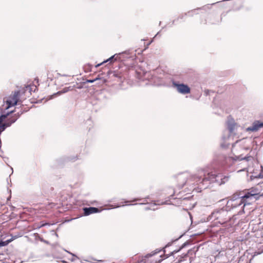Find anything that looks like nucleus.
<instances>
[{
    "label": "nucleus",
    "instance_id": "nucleus-16",
    "mask_svg": "<svg viewBox=\"0 0 263 263\" xmlns=\"http://www.w3.org/2000/svg\"><path fill=\"white\" fill-rule=\"evenodd\" d=\"M79 159V156L76 155V156H73L69 157L68 160L74 162Z\"/></svg>",
    "mask_w": 263,
    "mask_h": 263
},
{
    "label": "nucleus",
    "instance_id": "nucleus-13",
    "mask_svg": "<svg viewBox=\"0 0 263 263\" xmlns=\"http://www.w3.org/2000/svg\"><path fill=\"white\" fill-rule=\"evenodd\" d=\"M126 53V51L125 52H122V53H119L118 54H114V55L111 56V57H110L109 59H107L106 60L103 61L102 63H100V64H98V65H96V67H99L100 66V65H101L102 64H103V63H106L107 62H108L109 61L110 62H112L113 61H116L117 60V59H118V57L120 54H123V53Z\"/></svg>",
    "mask_w": 263,
    "mask_h": 263
},
{
    "label": "nucleus",
    "instance_id": "nucleus-30",
    "mask_svg": "<svg viewBox=\"0 0 263 263\" xmlns=\"http://www.w3.org/2000/svg\"><path fill=\"white\" fill-rule=\"evenodd\" d=\"M238 213L240 214L241 213V212L239 211V212H238Z\"/></svg>",
    "mask_w": 263,
    "mask_h": 263
},
{
    "label": "nucleus",
    "instance_id": "nucleus-12",
    "mask_svg": "<svg viewBox=\"0 0 263 263\" xmlns=\"http://www.w3.org/2000/svg\"><path fill=\"white\" fill-rule=\"evenodd\" d=\"M74 88V86H69L67 87H65L62 89L61 90L58 91V92L54 93L52 96H50V99H52L53 97L56 96L57 95H60L61 94L66 93L69 91L73 90Z\"/></svg>",
    "mask_w": 263,
    "mask_h": 263
},
{
    "label": "nucleus",
    "instance_id": "nucleus-6",
    "mask_svg": "<svg viewBox=\"0 0 263 263\" xmlns=\"http://www.w3.org/2000/svg\"><path fill=\"white\" fill-rule=\"evenodd\" d=\"M250 203H248L246 200H243V199H240V200H235V201H228L227 202V203L226 204V207L228 208V209H229V211L230 212L231 210L236 209L238 207H239L240 205H242L241 209H242V212L244 213V208L245 206L249 204Z\"/></svg>",
    "mask_w": 263,
    "mask_h": 263
},
{
    "label": "nucleus",
    "instance_id": "nucleus-1",
    "mask_svg": "<svg viewBox=\"0 0 263 263\" xmlns=\"http://www.w3.org/2000/svg\"><path fill=\"white\" fill-rule=\"evenodd\" d=\"M201 172L200 174V176H197V182H199V186L200 189H205L210 187V184L213 183H216L218 185H220L225 183V180H228L227 177L222 178L221 175H216L213 173H208L207 174H203V177L202 178Z\"/></svg>",
    "mask_w": 263,
    "mask_h": 263
},
{
    "label": "nucleus",
    "instance_id": "nucleus-11",
    "mask_svg": "<svg viewBox=\"0 0 263 263\" xmlns=\"http://www.w3.org/2000/svg\"><path fill=\"white\" fill-rule=\"evenodd\" d=\"M190 177L191 176L188 173H182L178 176V181L182 186L185 185L187 182V179Z\"/></svg>",
    "mask_w": 263,
    "mask_h": 263
},
{
    "label": "nucleus",
    "instance_id": "nucleus-24",
    "mask_svg": "<svg viewBox=\"0 0 263 263\" xmlns=\"http://www.w3.org/2000/svg\"><path fill=\"white\" fill-rule=\"evenodd\" d=\"M148 197H147L145 198L144 199V202H146V201H147V199H148Z\"/></svg>",
    "mask_w": 263,
    "mask_h": 263
},
{
    "label": "nucleus",
    "instance_id": "nucleus-25",
    "mask_svg": "<svg viewBox=\"0 0 263 263\" xmlns=\"http://www.w3.org/2000/svg\"><path fill=\"white\" fill-rule=\"evenodd\" d=\"M187 256V253H186V254H185L183 255V258L186 257Z\"/></svg>",
    "mask_w": 263,
    "mask_h": 263
},
{
    "label": "nucleus",
    "instance_id": "nucleus-29",
    "mask_svg": "<svg viewBox=\"0 0 263 263\" xmlns=\"http://www.w3.org/2000/svg\"><path fill=\"white\" fill-rule=\"evenodd\" d=\"M136 204H137V203L131 204L130 205H136Z\"/></svg>",
    "mask_w": 263,
    "mask_h": 263
},
{
    "label": "nucleus",
    "instance_id": "nucleus-22",
    "mask_svg": "<svg viewBox=\"0 0 263 263\" xmlns=\"http://www.w3.org/2000/svg\"><path fill=\"white\" fill-rule=\"evenodd\" d=\"M171 245V243H168L167 245H166L165 246V248L168 247H169Z\"/></svg>",
    "mask_w": 263,
    "mask_h": 263
},
{
    "label": "nucleus",
    "instance_id": "nucleus-4",
    "mask_svg": "<svg viewBox=\"0 0 263 263\" xmlns=\"http://www.w3.org/2000/svg\"><path fill=\"white\" fill-rule=\"evenodd\" d=\"M246 139H242L239 140H237L232 145V152L234 153V157H233V159L235 160H246L247 162L252 161L253 159V157L251 156H246L245 157H242L241 155H236V154H238L239 153L237 152V147L238 146H240V142H243L246 141Z\"/></svg>",
    "mask_w": 263,
    "mask_h": 263
},
{
    "label": "nucleus",
    "instance_id": "nucleus-26",
    "mask_svg": "<svg viewBox=\"0 0 263 263\" xmlns=\"http://www.w3.org/2000/svg\"><path fill=\"white\" fill-rule=\"evenodd\" d=\"M129 202V201H128V200H126L124 202L126 203H127Z\"/></svg>",
    "mask_w": 263,
    "mask_h": 263
},
{
    "label": "nucleus",
    "instance_id": "nucleus-17",
    "mask_svg": "<svg viewBox=\"0 0 263 263\" xmlns=\"http://www.w3.org/2000/svg\"><path fill=\"white\" fill-rule=\"evenodd\" d=\"M195 11H196V10H193L191 11H189L187 13L185 14V15H187L189 16H192L193 14V12Z\"/></svg>",
    "mask_w": 263,
    "mask_h": 263
},
{
    "label": "nucleus",
    "instance_id": "nucleus-3",
    "mask_svg": "<svg viewBox=\"0 0 263 263\" xmlns=\"http://www.w3.org/2000/svg\"><path fill=\"white\" fill-rule=\"evenodd\" d=\"M226 124L230 136H237L241 134L243 127L235 123L234 120L230 116L228 118Z\"/></svg>",
    "mask_w": 263,
    "mask_h": 263
},
{
    "label": "nucleus",
    "instance_id": "nucleus-7",
    "mask_svg": "<svg viewBox=\"0 0 263 263\" xmlns=\"http://www.w3.org/2000/svg\"><path fill=\"white\" fill-rule=\"evenodd\" d=\"M173 87L176 88L177 91L182 95H186L190 93L191 92L190 88L186 84L183 83H178L177 82L173 81Z\"/></svg>",
    "mask_w": 263,
    "mask_h": 263
},
{
    "label": "nucleus",
    "instance_id": "nucleus-8",
    "mask_svg": "<svg viewBox=\"0 0 263 263\" xmlns=\"http://www.w3.org/2000/svg\"><path fill=\"white\" fill-rule=\"evenodd\" d=\"M252 196L253 194H250V193L245 195H242L241 193H235L232 196L231 198L229 201L240 200L241 199H243V200H245Z\"/></svg>",
    "mask_w": 263,
    "mask_h": 263
},
{
    "label": "nucleus",
    "instance_id": "nucleus-10",
    "mask_svg": "<svg viewBox=\"0 0 263 263\" xmlns=\"http://www.w3.org/2000/svg\"><path fill=\"white\" fill-rule=\"evenodd\" d=\"M83 210L85 216H88L93 213H100L101 211V210H99L98 208L96 207H85L83 209Z\"/></svg>",
    "mask_w": 263,
    "mask_h": 263
},
{
    "label": "nucleus",
    "instance_id": "nucleus-9",
    "mask_svg": "<svg viewBox=\"0 0 263 263\" xmlns=\"http://www.w3.org/2000/svg\"><path fill=\"white\" fill-rule=\"evenodd\" d=\"M263 127V122H260L258 121H256L254 122L251 126L248 127L246 128V131L249 132H256L260 128Z\"/></svg>",
    "mask_w": 263,
    "mask_h": 263
},
{
    "label": "nucleus",
    "instance_id": "nucleus-15",
    "mask_svg": "<svg viewBox=\"0 0 263 263\" xmlns=\"http://www.w3.org/2000/svg\"><path fill=\"white\" fill-rule=\"evenodd\" d=\"M11 239H9L4 241L2 240L0 241V248L2 247L6 246L11 241Z\"/></svg>",
    "mask_w": 263,
    "mask_h": 263
},
{
    "label": "nucleus",
    "instance_id": "nucleus-2",
    "mask_svg": "<svg viewBox=\"0 0 263 263\" xmlns=\"http://www.w3.org/2000/svg\"><path fill=\"white\" fill-rule=\"evenodd\" d=\"M229 209L226 207H223L220 209L215 210L209 216V220H218L220 224H223L230 219V216H228Z\"/></svg>",
    "mask_w": 263,
    "mask_h": 263
},
{
    "label": "nucleus",
    "instance_id": "nucleus-28",
    "mask_svg": "<svg viewBox=\"0 0 263 263\" xmlns=\"http://www.w3.org/2000/svg\"><path fill=\"white\" fill-rule=\"evenodd\" d=\"M139 204H145V203H139Z\"/></svg>",
    "mask_w": 263,
    "mask_h": 263
},
{
    "label": "nucleus",
    "instance_id": "nucleus-19",
    "mask_svg": "<svg viewBox=\"0 0 263 263\" xmlns=\"http://www.w3.org/2000/svg\"><path fill=\"white\" fill-rule=\"evenodd\" d=\"M141 200V199H140V198H135L133 200H132L131 201L135 202V201H140Z\"/></svg>",
    "mask_w": 263,
    "mask_h": 263
},
{
    "label": "nucleus",
    "instance_id": "nucleus-5",
    "mask_svg": "<svg viewBox=\"0 0 263 263\" xmlns=\"http://www.w3.org/2000/svg\"><path fill=\"white\" fill-rule=\"evenodd\" d=\"M20 91H15L12 92L8 98H4V101L7 105L6 109L17 105V103L20 101Z\"/></svg>",
    "mask_w": 263,
    "mask_h": 263
},
{
    "label": "nucleus",
    "instance_id": "nucleus-20",
    "mask_svg": "<svg viewBox=\"0 0 263 263\" xmlns=\"http://www.w3.org/2000/svg\"><path fill=\"white\" fill-rule=\"evenodd\" d=\"M6 117V116H2V117H0V122L2 121L3 119L5 118Z\"/></svg>",
    "mask_w": 263,
    "mask_h": 263
},
{
    "label": "nucleus",
    "instance_id": "nucleus-31",
    "mask_svg": "<svg viewBox=\"0 0 263 263\" xmlns=\"http://www.w3.org/2000/svg\"><path fill=\"white\" fill-rule=\"evenodd\" d=\"M246 149H249V148L247 147V148H246Z\"/></svg>",
    "mask_w": 263,
    "mask_h": 263
},
{
    "label": "nucleus",
    "instance_id": "nucleus-14",
    "mask_svg": "<svg viewBox=\"0 0 263 263\" xmlns=\"http://www.w3.org/2000/svg\"><path fill=\"white\" fill-rule=\"evenodd\" d=\"M186 246V243H184L182 245V246H181V247L178 250H174L173 251H172L170 254L168 255H166V258H167L169 256H171V255H173L174 254H175V253H177L178 252H179L182 248H184L185 246Z\"/></svg>",
    "mask_w": 263,
    "mask_h": 263
},
{
    "label": "nucleus",
    "instance_id": "nucleus-23",
    "mask_svg": "<svg viewBox=\"0 0 263 263\" xmlns=\"http://www.w3.org/2000/svg\"><path fill=\"white\" fill-rule=\"evenodd\" d=\"M100 78L97 77V78H96V79H94V80H95V81H97V80H100Z\"/></svg>",
    "mask_w": 263,
    "mask_h": 263
},
{
    "label": "nucleus",
    "instance_id": "nucleus-18",
    "mask_svg": "<svg viewBox=\"0 0 263 263\" xmlns=\"http://www.w3.org/2000/svg\"><path fill=\"white\" fill-rule=\"evenodd\" d=\"M86 82L89 83H92L95 82V80H94V79L87 80L86 81Z\"/></svg>",
    "mask_w": 263,
    "mask_h": 263
},
{
    "label": "nucleus",
    "instance_id": "nucleus-27",
    "mask_svg": "<svg viewBox=\"0 0 263 263\" xmlns=\"http://www.w3.org/2000/svg\"><path fill=\"white\" fill-rule=\"evenodd\" d=\"M179 18H183V16H182V15L180 16H179Z\"/></svg>",
    "mask_w": 263,
    "mask_h": 263
},
{
    "label": "nucleus",
    "instance_id": "nucleus-21",
    "mask_svg": "<svg viewBox=\"0 0 263 263\" xmlns=\"http://www.w3.org/2000/svg\"><path fill=\"white\" fill-rule=\"evenodd\" d=\"M257 177H258V178H263V176L262 175H261L260 174H259Z\"/></svg>",
    "mask_w": 263,
    "mask_h": 263
}]
</instances>
